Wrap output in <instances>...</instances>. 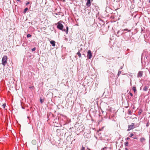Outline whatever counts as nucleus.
Returning <instances> with one entry per match:
<instances>
[{
    "label": "nucleus",
    "mask_w": 150,
    "mask_h": 150,
    "mask_svg": "<svg viewBox=\"0 0 150 150\" xmlns=\"http://www.w3.org/2000/svg\"><path fill=\"white\" fill-rule=\"evenodd\" d=\"M62 23H64V22L62 21H59L57 24V28L59 30H62V31L66 32V33L67 34L68 30V27L67 26L66 27V29H63L64 26Z\"/></svg>",
    "instance_id": "nucleus-1"
},
{
    "label": "nucleus",
    "mask_w": 150,
    "mask_h": 150,
    "mask_svg": "<svg viewBox=\"0 0 150 150\" xmlns=\"http://www.w3.org/2000/svg\"><path fill=\"white\" fill-rule=\"evenodd\" d=\"M121 30L122 32L120 34L121 35H122L123 34H125H125H129V36H128L127 35V37L129 38L130 36V33L131 30H129L128 29L126 28L124 29Z\"/></svg>",
    "instance_id": "nucleus-2"
},
{
    "label": "nucleus",
    "mask_w": 150,
    "mask_h": 150,
    "mask_svg": "<svg viewBox=\"0 0 150 150\" xmlns=\"http://www.w3.org/2000/svg\"><path fill=\"white\" fill-rule=\"evenodd\" d=\"M7 57L6 55L3 56L2 59V64L3 65L5 66L7 63Z\"/></svg>",
    "instance_id": "nucleus-3"
},
{
    "label": "nucleus",
    "mask_w": 150,
    "mask_h": 150,
    "mask_svg": "<svg viewBox=\"0 0 150 150\" xmlns=\"http://www.w3.org/2000/svg\"><path fill=\"white\" fill-rule=\"evenodd\" d=\"M87 57L88 58L91 59L92 57V54L91 51L89 50L87 52Z\"/></svg>",
    "instance_id": "nucleus-4"
},
{
    "label": "nucleus",
    "mask_w": 150,
    "mask_h": 150,
    "mask_svg": "<svg viewBox=\"0 0 150 150\" xmlns=\"http://www.w3.org/2000/svg\"><path fill=\"white\" fill-rule=\"evenodd\" d=\"M134 123H132L131 125H129L128 126V131H129L131 129H133L134 128Z\"/></svg>",
    "instance_id": "nucleus-5"
},
{
    "label": "nucleus",
    "mask_w": 150,
    "mask_h": 150,
    "mask_svg": "<svg viewBox=\"0 0 150 150\" xmlns=\"http://www.w3.org/2000/svg\"><path fill=\"white\" fill-rule=\"evenodd\" d=\"M143 72L142 71H140L138 73L137 77L138 78L139 77H142V76L143 75Z\"/></svg>",
    "instance_id": "nucleus-6"
},
{
    "label": "nucleus",
    "mask_w": 150,
    "mask_h": 150,
    "mask_svg": "<svg viewBox=\"0 0 150 150\" xmlns=\"http://www.w3.org/2000/svg\"><path fill=\"white\" fill-rule=\"evenodd\" d=\"M91 0H87V2L86 3V5L88 7H89L91 5Z\"/></svg>",
    "instance_id": "nucleus-7"
},
{
    "label": "nucleus",
    "mask_w": 150,
    "mask_h": 150,
    "mask_svg": "<svg viewBox=\"0 0 150 150\" xmlns=\"http://www.w3.org/2000/svg\"><path fill=\"white\" fill-rule=\"evenodd\" d=\"M82 50V48H81L80 50H79L78 52L77 53V54L78 55L79 57H81V54L80 53V52Z\"/></svg>",
    "instance_id": "nucleus-8"
},
{
    "label": "nucleus",
    "mask_w": 150,
    "mask_h": 150,
    "mask_svg": "<svg viewBox=\"0 0 150 150\" xmlns=\"http://www.w3.org/2000/svg\"><path fill=\"white\" fill-rule=\"evenodd\" d=\"M132 89L134 93V94H136L137 93V91L136 88V87L135 86H133L132 87Z\"/></svg>",
    "instance_id": "nucleus-9"
},
{
    "label": "nucleus",
    "mask_w": 150,
    "mask_h": 150,
    "mask_svg": "<svg viewBox=\"0 0 150 150\" xmlns=\"http://www.w3.org/2000/svg\"><path fill=\"white\" fill-rule=\"evenodd\" d=\"M55 41L54 40H52L50 42V43L52 45V46H54L55 45Z\"/></svg>",
    "instance_id": "nucleus-10"
},
{
    "label": "nucleus",
    "mask_w": 150,
    "mask_h": 150,
    "mask_svg": "<svg viewBox=\"0 0 150 150\" xmlns=\"http://www.w3.org/2000/svg\"><path fill=\"white\" fill-rule=\"evenodd\" d=\"M140 139V142L142 143H143L145 140V139L144 137L141 138Z\"/></svg>",
    "instance_id": "nucleus-11"
},
{
    "label": "nucleus",
    "mask_w": 150,
    "mask_h": 150,
    "mask_svg": "<svg viewBox=\"0 0 150 150\" xmlns=\"http://www.w3.org/2000/svg\"><path fill=\"white\" fill-rule=\"evenodd\" d=\"M148 87L146 86H145L143 88V91H147L148 89Z\"/></svg>",
    "instance_id": "nucleus-12"
},
{
    "label": "nucleus",
    "mask_w": 150,
    "mask_h": 150,
    "mask_svg": "<svg viewBox=\"0 0 150 150\" xmlns=\"http://www.w3.org/2000/svg\"><path fill=\"white\" fill-rule=\"evenodd\" d=\"M142 111H143L142 109H140L138 112V115H140Z\"/></svg>",
    "instance_id": "nucleus-13"
},
{
    "label": "nucleus",
    "mask_w": 150,
    "mask_h": 150,
    "mask_svg": "<svg viewBox=\"0 0 150 150\" xmlns=\"http://www.w3.org/2000/svg\"><path fill=\"white\" fill-rule=\"evenodd\" d=\"M32 143L34 145H35L36 144V141L35 140H33L32 141Z\"/></svg>",
    "instance_id": "nucleus-14"
},
{
    "label": "nucleus",
    "mask_w": 150,
    "mask_h": 150,
    "mask_svg": "<svg viewBox=\"0 0 150 150\" xmlns=\"http://www.w3.org/2000/svg\"><path fill=\"white\" fill-rule=\"evenodd\" d=\"M120 30H119L117 33L115 34L116 35L117 37H119L120 35L119 34V33H120Z\"/></svg>",
    "instance_id": "nucleus-15"
},
{
    "label": "nucleus",
    "mask_w": 150,
    "mask_h": 150,
    "mask_svg": "<svg viewBox=\"0 0 150 150\" xmlns=\"http://www.w3.org/2000/svg\"><path fill=\"white\" fill-rule=\"evenodd\" d=\"M28 10V8H25L24 10V11H23V13H26V11Z\"/></svg>",
    "instance_id": "nucleus-16"
},
{
    "label": "nucleus",
    "mask_w": 150,
    "mask_h": 150,
    "mask_svg": "<svg viewBox=\"0 0 150 150\" xmlns=\"http://www.w3.org/2000/svg\"><path fill=\"white\" fill-rule=\"evenodd\" d=\"M134 135V134L132 133H131L130 135H129V137H133V136Z\"/></svg>",
    "instance_id": "nucleus-17"
},
{
    "label": "nucleus",
    "mask_w": 150,
    "mask_h": 150,
    "mask_svg": "<svg viewBox=\"0 0 150 150\" xmlns=\"http://www.w3.org/2000/svg\"><path fill=\"white\" fill-rule=\"evenodd\" d=\"M44 101V99H42V98H40V101L41 103H42V102H43Z\"/></svg>",
    "instance_id": "nucleus-18"
},
{
    "label": "nucleus",
    "mask_w": 150,
    "mask_h": 150,
    "mask_svg": "<svg viewBox=\"0 0 150 150\" xmlns=\"http://www.w3.org/2000/svg\"><path fill=\"white\" fill-rule=\"evenodd\" d=\"M108 108H107L106 109L108 111H110L111 109V107H109V106H108Z\"/></svg>",
    "instance_id": "nucleus-19"
},
{
    "label": "nucleus",
    "mask_w": 150,
    "mask_h": 150,
    "mask_svg": "<svg viewBox=\"0 0 150 150\" xmlns=\"http://www.w3.org/2000/svg\"><path fill=\"white\" fill-rule=\"evenodd\" d=\"M121 71L119 70L117 74V75L118 76H119L120 75V74H121Z\"/></svg>",
    "instance_id": "nucleus-20"
},
{
    "label": "nucleus",
    "mask_w": 150,
    "mask_h": 150,
    "mask_svg": "<svg viewBox=\"0 0 150 150\" xmlns=\"http://www.w3.org/2000/svg\"><path fill=\"white\" fill-rule=\"evenodd\" d=\"M125 146H128V142H126L125 143Z\"/></svg>",
    "instance_id": "nucleus-21"
},
{
    "label": "nucleus",
    "mask_w": 150,
    "mask_h": 150,
    "mask_svg": "<svg viewBox=\"0 0 150 150\" xmlns=\"http://www.w3.org/2000/svg\"><path fill=\"white\" fill-rule=\"evenodd\" d=\"M128 94L130 96H131V97H132L133 96V94L132 93H131L130 92H129Z\"/></svg>",
    "instance_id": "nucleus-22"
},
{
    "label": "nucleus",
    "mask_w": 150,
    "mask_h": 150,
    "mask_svg": "<svg viewBox=\"0 0 150 150\" xmlns=\"http://www.w3.org/2000/svg\"><path fill=\"white\" fill-rule=\"evenodd\" d=\"M128 114L130 115H131L132 114V112H131V111L130 110H128Z\"/></svg>",
    "instance_id": "nucleus-23"
},
{
    "label": "nucleus",
    "mask_w": 150,
    "mask_h": 150,
    "mask_svg": "<svg viewBox=\"0 0 150 150\" xmlns=\"http://www.w3.org/2000/svg\"><path fill=\"white\" fill-rule=\"evenodd\" d=\"M31 37V35L30 34H28L27 35V37L28 38H29V37Z\"/></svg>",
    "instance_id": "nucleus-24"
},
{
    "label": "nucleus",
    "mask_w": 150,
    "mask_h": 150,
    "mask_svg": "<svg viewBox=\"0 0 150 150\" xmlns=\"http://www.w3.org/2000/svg\"><path fill=\"white\" fill-rule=\"evenodd\" d=\"M132 138L134 139H137L138 138L137 137V136H135V137H132Z\"/></svg>",
    "instance_id": "nucleus-25"
},
{
    "label": "nucleus",
    "mask_w": 150,
    "mask_h": 150,
    "mask_svg": "<svg viewBox=\"0 0 150 150\" xmlns=\"http://www.w3.org/2000/svg\"><path fill=\"white\" fill-rule=\"evenodd\" d=\"M6 104H3L2 105V107L3 108H5L6 106Z\"/></svg>",
    "instance_id": "nucleus-26"
},
{
    "label": "nucleus",
    "mask_w": 150,
    "mask_h": 150,
    "mask_svg": "<svg viewBox=\"0 0 150 150\" xmlns=\"http://www.w3.org/2000/svg\"><path fill=\"white\" fill-rule=\"evenodd\" d=\"M35 50H36V48L35 47H34V48H33V49H31L32 51V52L35 51Z\"/></svg>",
    "instance_id": "nucleus-27"
},
{
    "label": "nucleus",
    "mask_w": 150,
    "mask_h": 150,
    "mask_svg": "<svg viewBox=\"0 0 150 150\" xmlns=\"http://www.w3.org/2000/svg\"><path fill=\"white\" fill-rule=\"evenodd\" d=\"M97 100H98V101H96L97 99L96 100V101L97 103H98L99 102V101H98V100H100V101H101V99H99V98H98L97 99Z\"/></svg>",
    "instance_id": "nucleus-28"
},
{
    "label": "nucleus",
    "mask_w": 150,
    "mask_h": 150,
    "mask_svg": "<svg viewBox=\"0 0 150 150\" xmlns=\"http://www.w3.org/2000/svg\"><path fill=\"white\" fill-rule=\"evenodd\" d=\"M81 150H85V148L83 146H82L81 147Z\"/></svg>",
    "instance_id": "nucleus-29"
},
{
    "label": "nucleus",
    "mask_w": 150,
    "mask_h": 150,
    "mask_svg": "<svg viewBox=\"0 0 150 150\" xmlns=\"http://www.w3.org/2000/svg\"><path fill=\"white\" fill-rule=\"evenodd\" d=\"M149 125V122H147L146 125V126L147 127H148Z\"/></svg>",
    "instance_id": "nucleus-30"
},
{
    "label": "nucleus",
    "mask_w": 150,
    "mask_h": 150,
    "mask_svg": "<svg viewBox=\"0 0 150 150\" xmlns=\"http://www.w3.org/2000/svg\"><path fill=\"white\" fill-rule=\"evenodd\" d=\"M30 88H32V89H34V87L33 86H30L29 87Z\"/></svg>",
    "instance_id": "nucleus-31"
},
{
    "label": "nucleus",
    "mask_w": 150,
    "mask_h": 150,
    "mask_svg": "<svg viewBox=\"0 0 150 150\" xmlns=\"http://www.w3.org/2000/svg\"><path fill=\"white\" fill-rule=\"evenodd\" d=\"M17 1H18L19 3H21V1L20 0H16Z\"/></svg>",
    "instance_id": "nucleus-32"
},
{
    "label": "nucleus",
    "mask_w": 150,
    "mask_h": 150,
    "mask_svg": "<svg viewBox=\"0 0 150 150\" xmlns=\"http://www.w3.org/2000/svg\"><path fill=\"white\" fill-rule=\"evenodd\" d=\"M130 139V138L129 137H127L125 139L126 140H128Z\"/></svg>",
    "instance_id": "nucleus-33"
},
{
    "label": "nucleus",
    "mask_w": 150,
    "mask_h": 150,
    "mask_svg": "<svg viewBox=\"0 0 150 150\" xmlns=\"http://www.w3.org/2000/svg\"><path fill=\"white\" fill-rule=\"evenodd\" d=\"M29 4H30V2H28L26 3L25 5H28Z\"/></svg>",
    "instance_id": "nucleus-34"
},
{
    "label": "nucleus",
    "mask_w": 150,
    "mask_h": 150,
    "mask_svg": "<svg viewBox=\"0 0 150 150\" xmlns=\"http://www.w3.org/2000/svg\"><path fill=\"white\" fill-rule=\"evenodd\" d=\"M127 104L126 105L127 106L126 107H125V108H127L128 107L129 104L127 103V104Z\"/></svg>",
    "instance_id": "nucleus-35"
},
{
    "label": "nucleus",
    "mask_w": 150,
    "mask_h": 150,
    "mask_svg": "<svg viewBox=\"0 0 150 150\" xmlns=\"http://www.w3.org/2000/svg\"><path fill=\"white\" fill-rule=\"evenodd\" d=\"M123 68V67L122 66H121L120 67V69H121Z\"/></svg>",
    "instance_id": "nucleus-36"
},
{
    "label": "nucleus",
    "mask_w": 150,
    "mask_h": 150,
    "mask_svg": "<svg viewBox=\"0 0 150 150\" xmlns=\"http://www.w3.org/2000/svg\"><path fill=\"white\" fill-rule=\"evenodd\" d=\"M71 99V98H69V100H70Z\"/></svg>",
    "instance_id": "nucleus-37"
},
{
    "label": "nucleus",
    "mask_w": 150,
    "mask_h": 150,
    "mask_svg": "<svg viewBox=\"0 0 150 150\" xmlns=\"http://www.w3.org/2000/svg\"><path fill=\"white\" fill-rule=\"evenodd\" d=\"M125 150H128V149L127 148H125Z\"/></svg>",
    "instance_id": "nucleus-38"
},
{
    "label": "nucleus",
    "mask_w": 150,
    "mask_h": 150,
    "mask_svg": "<svg viewBox=\"0 0 150 150\" xmlns=\"http://www.w3.org/2000/svg\"><path fill=\"white\" fill-rule=\"evenodd\" d=\"M82 55H84V56L85 57H86V56H85V54H83Z\"/></svg>",
    "instance_id": "nucleus-39"
},
{
    "label": "nucleus",
    "mask_w": 150,
    "mask_h": 150,
    "mask_svg": "<svg viewBox=\"0 0 150 150\" xmlns=\"http://www.w3.org/2000/svg\"><path fill=\"white\" fill-rule=\"evenodd\" d=\"M102 103V101H101V102H100V103Z\"/></svg>",
    "instance_id": "nucleus-40"
},
{
    "label": "nucleus",
    "mask_w": 150,
    "mask_h": 150,
    "mask_svg": "<svg viewBox=\"0 0 150 150\" xmlns=\"http://www.w3.org/2000/svg\"><path fill=\"white\" fill-rule=\"evenodd\" d=\"M21 104V106H22V108H23V107L22 106V105H21L22 104Z\"/></svg>",
    "instance_id": "nucleus-41"
},
{
    "label": "nucleus",
    "mask_w": 150,
    "mask_h": 150,
    "mask_svg": "<svg viewBox=\"0 0 150 150\" xmlns=\"http://www.w3.org/2000/svg\"><path fill=\"white\" fill-rule=\"evenodd\" d=\"M149 3H150V0H149Z\"/></svg>",
    "instance_id": "nucleus-42"
},
{
    "label": "nucleus",
    "mask_w": 150,
    "mask_h": 150,
    "mask_svg": "<svg viewBox=\"0 0 150 150\" xmlns=\"http://www.w3.org/2000/svg\"><path fill=\"white\" fill-rule=\"evenodd\" d=\"M87 149H88L89 150H90L89 149H88V148H87Z\"/></svg>",
    "instance_id": "nucleus-43"
},
{
    "label": "nucleus",
    "mask_w": 150,
    "mask_h": 150,
    "mask_svg": "<svg viewBox=\"0 0 150 150\" xmlns=\"http://www.w3.org/2000/svg\"><path fill=\"white\" fill-rule=\"evenodd\" d=\"M71 102L72 103V101H71Z\"/></svg>",
    "instance_id": "nucleus-44"
},
{
    "label": "nucleus",
    "mask_w": 150,
    "mask_h": 150,
    "mask_svg": "<svg viewBox=\"0 0 150 150\" xmlns=\"http://www.w3.org/2000/svg\"><path fill=\"white\" fill-rule=\"evenodd\" d=\"M133 1H134V0H133Z\"/></svg>",
    "instance_id": "nucleus-45"
}]
</instances>
